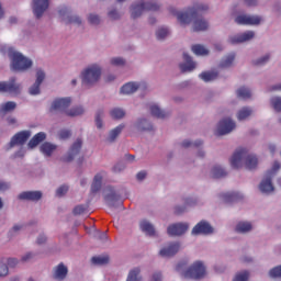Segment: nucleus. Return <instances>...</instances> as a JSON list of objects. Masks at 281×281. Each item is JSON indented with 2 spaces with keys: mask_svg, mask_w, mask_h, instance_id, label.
<instances>
[{
  "mask_svg": "<svg viewBox=\"0 0 281 281\" xmlns=\"http://www.w3.org/2000/svg\"><path fill=\"white\" fill-rule=\"evenodd\" d=\"M0 93H12L13 95L21 93V86L16 83V78L13 77L9 81H1Z\"/></svg>",
  "mask_w": 281,
  "mask_h": 281,
  "instance_id": "obj_9",
  "label": "nucleus"
},
{
  "mask_svg": "<svg viewBox=\"0 0 281 281\" xmlns=\"http://www.w3.org/2000/svg\"><path fill=\"white\" fill-rule=\"evenodd\" d=\"M86 210H89V205L79 204L75 206V209L72 210V214H75V216H80V214H85Z\"/></svg>",
  "mask_w": 281,
  "mask_h": 281,
  "instance_id": "obj_45",
  "label": "nucleus"
},
{
  "mask_svg": "<svg viewBox=\"0 0 281 281\" xmlns=\"http://www.w3.org/2000/svg\"><path fill=\"white\" fill-rule=\"evenodd\" d=\"M157 10H159V4L153 1H139L138 3L132 5L131 16L132 19H139V15L144 14V12H157Z\"/></svg>",
  "mask_w": 281,
  "mask_h": 281,
  "instance_id": "obj_5",
  "label": "nucleus"
},
{
  "mask_svg": "<svg viewBox=\"0 0 281 281\" xmlns=\"http://www.w3.org/2000/svg\"><path fill=\"white\" fill-rule=\"evenodd\" d=\"M110 115L113 120H122V117H124V115H126V112H124V110H122L120 108H116L110 112Z\"/></svg>",
  "mask_w": 281,
  "mask_h": 281,
  "instance_id": "obj_41",
  "label": "nucleus"
},
{
  "mask_svg": "<svg viewBox=\"0 0 281 281\" xmlns=\"http://www.w3.org/2000/svg\"><path fill=\"white\" fill-rule=\"evenodd\" d=\"M237 97L241 98V100H249L251 98V90L241 87L237 90Z\"/></svg>",
  "mask_w": 281,
  "mask_h": 281,
  "instance_id": "obj_40",
  "label": "nucleus"
},
{
  "mask_svg": "<svg viewBox=\"0 0 281 281\" xmlns=\"http://www.w3.org/2000/svg\"><path fill=\"white\" fill-rule=\"evenodd\" d=\"M190 146H195V147L203 146V140H196L195 143H192L190 140H184L182 143V148H190Z\"/></svg>",
  "mask_w": 281,
  "mask_h": 281,
  "instance_id": "obj_48",
  "label": "nucleus"
},
{
  "mask_svg": "<svg viewBox=\"0 0 281 281\" xmlns=\"http://www.w3.org/2000/svg\"><path fill=\"white\" fill-rule=\"evenodd\" d=\"M108 16L112 19V21H117V19H120V13L114 9L108 13Z\"/></svg>",
  "mask_w": 281,
  "mask_h": 281,
  "instance_id": "obj_56",
  "label": "nucleus"
},
{
  "mask_svg": "<svg viewBox=\"0 0 281 281\" xmlns=\"http://www.w3.org/2000/svg\"><path fill=\"white\" fill-rule=\"evenodd\" d=\"M149 110H150V114L154 117H157L158 120H166V117H168V113H166L165 111L160 110L157 104L150 105Z\"/></svg>",
  "mask_w": 281,
  "mask_h": 281,
  "instance_id": "obj_27",
  "label": "nucleus"
},
{
  "mask_svg": "<svg viewBox=\"0 0 281 281\" xmlns=\"http://www.w3.org/2000/svg\"><path fill=\"white\" fill-rule=\"evenodd\" d=\"M40 150L46 157H52V154L54 153V150H56V145L45 142L41 145Z\"/></svg>",
  "mask_w": 281,
  "mask_h": 281,
  "instance_id": "obj_29",
  "label": "nucleus"
},
{
  "mask_svg": "<svg viewBox=\"0 0 281 281\" xmlns=\"http://www.w3.org/2000/svg\"><path fill=\"white\" fill-rule=\"evenodd\" d=\"M271 105L277 111V113H281V98L280 97H273L271 100Z\"/></svg>",
  "mask_w": 281,
  "mask_h": 281,
  "instance_id": "obj_43",
  "label": "nucleus"
},
{
  "mask_svg": "<svg viewBox=\"0 0 281 281\" xmlns=\"http://www.w3.org/2000/svg\"><path fill=\"white\" fill-rule=\"evenodd\" d=\"M179 249H181L179 243H170L167 247L160 249L159 255L162 258H172V256H176L179 252Z\"/></svg>",
  "mask_w": 281,
  "mask_h": 281,
  "instance_id": "obj_15",
  "label": "nucleus"
},
{
  "mask_svg": "<svg viewBox=\"0 0 281 281\" xmlns=\"http://www.w3.org/2000/svg\"><path fill=\"white\" fill-rule=\"evenodd\" d=\"M88 21L91 25H98V24H100V16H98L95 14H90L88 18Z\"/></svg>",
  "mask_w": 281,
  "mask_h": 281,
  "instance_id": "obj_53",
  "label": "nucleus"
},
{
  "mask_svg": "<svg viewBox=\"0 0 281 281\" xmlns=\"http://www.w3.org/2000/svg\"><path fill=\"white\" fill-rule=\"evenodd\" d=\"M102 115H104V112L102 110H99L95 115L97 128H102Z\"/></svg>",
  "mask_w": 281,
  "mask_h": 281,
  "instance_id": "obj_50",
  "label": "nucleus"
},
{
  "mask_svg": "<svg viewBox=\"0 0 281 281\" xmlns=\"http://www.w3.org/2000/svg\"><path fill=\"white\" fill-rule=\"evenodd\" d=\"M5 190H10V183L0 182V192H5Z\"/></svg>",
  "mask_w": 281,
  "mask_h": 281,
  "instance_id": "obj_61",
  "label": "nucleus"
},
{
  "mask_svg": "<svg viewBox=\"0 0 281 281\" xmlns=\"http://www.w3.org/2000/svg\"><path fill=\"white\" fill-rule=\"evenodd\" d=\"M254 36H256V33H254V31H247L238 35L231 36L228 41L232 45H236L238 43H246V41H251Z\"/></svg>",
  "mask_w": 281,
  "mask_h": 281,
  "instance_id": "obj_18",
  "label": "nucleus"
},
{
  "mask_svg": "<svg viewBox=\"0 0 281 281\" xmlns=\"http://www.w3.org/2000/svg\"><path fill=\"white\" fill-rule=\"evenodd\" d=\"M260 21H262V19L258 15L246 14L238 15L235 19V23H237V25H260Z\"/></svg>",
  "mask_w": 281,
  "mask_h": 281,
  "instance_id": "obj_11",
  "label": "nucleus"
},
{
  "mask_svg": "<svg viewBox=\"0 0 281 281\" xmlns=\"http://www.w3.org/2000/svg\"><path fill=\"white\" fill-rule=\"evenodd\" d=\"M91 260L93 265H108L109 257H92Z\"/></svg>",
  "mask_w": 281,
  "mask_h": 281,
  "instance_id": "obj_47",
  "label": "nucleus"
},
{
  "mask_svg": "<svg viewBox=\"0 0 281 281\" xmlns=\"http://www.w3.org/2000/svg\"><path fill=\"white\" fill-rule=\"evenodd\" d=\"M140 229L147 236H155V226H153V224H150V222H148L146 220L140 222Z\"/></svg>",
  "mask_w": 281,
  "mask_h": 281,
  "instance_id": "obj_28",
  "label": "nucleus"
},
{
  "mask_svg": "<svg viewBox=\"0 0 281 281\" xmlns=\"http://www.w3.org/2000/svg\"><path fill=\"white\" fill-rule=\"evenodd\" d=\"M8 273H9L8 265L0 261V278L8 276Z\"/></svg>",
  "mask_w": 281,
  "mask_h": 281,
  "instance_id": "obj_52",
  "label": "nucleus"
},
{
  "mask_svg": "<svg viewBox=\"0 0 281 281\" xmlns=\"http://www.w3.org/2000/svg\"><path fill=\"white\" fill-rule=\"evenodd\" d=\"M192 234L194 236H199L200 234L207 236L209 234H214V228L212 225H210V223L201 221L193 227Z\"/></svg>",
  "mask_w": 281,
  "mask_h": 281,
  "instance_id": "obj_12",
  "label": "nucleus"
},
{
  "mask_svg": "<svg viewBox=\"0 0 281 281\" xmlns=\"http://www.w3.org/2000/svg\"><path fill=\"white\" fill-rule=\"evenodd\" d=\"M270 56L269 55H265L263 57L259 58L255 65H265L266 63H268Z\"/></svg>",
  "mask_w": 281,
  "mask_h": 281,
  "instance_id": "obj_58",
  "label": "nucleus"
},
{
  "mask_svg": "<svg viewBox=\"0 0 281 281\" xmlns=\"http://www.w3.org/2000/svg\"><path fill=\"white\" fill-rule=\"evenodd\" d=\"M193 54H195V56H207V54H210V50H207V48H205L203 45L201 44H195L191 47Z\"/></svg>",
  "mask_w": 281,
  "mask_h": 281,
  "instance_id": "obj_33",
  "label": "nucleus"
},
{
  "mask_svg": "<svg viewBox=\"0 0 281 281\" xmlns=\"http://www.w3.org/2000/svg\"><path fill=\"white\" fill-rule=\"evenodd\" d=\"M201 80L204 82H212L218 78V72L216 71H204L200 75Z\"/></svg>",
  "mask_w": 281,
  "mask_h": 281,
  "instance_id": "obj_32",
  "label": "nucleus"
},
{
  "mask_svg": "<svg viewBox=\"0 0 281 281\" xmlns=\"http://www.w3.org/2000/svg\"><path fill=\"white\" fill-rule=\"evenodd\" d=\"M67 23H77V25H80V23H82V20H80L79 16H70L68 18Z\"/></svg>",
  "mask_w": 281,
  "mask_h": 281,
  "instance_id": "obj_57",
  "label": "nucleus"
},
{
  "mask_svg": "<svg viewBox=\"0 0 281 281\" xmlns=\"http://www.w3.org/2000/svg\"><path fill=\"white\" fill-rule=\"evenodd\" d=\"M251 113H254V111L250 108H243L237 113V120H239V122H243V120H247V117H249Z\"/></svg>",
  "mask_w": 281,
  "mask_h": 281,
  "instance_id": "obj_37",
  "label": "nucleus"
},
{
  "mask_svg": "<svg viewBox=\"0 0 281 281\" xmlns=\"http://www.w3.org/2000/svg\"><path fill=\"white\" fill-rule=\"evenodd\" d=\"M69 106H71V98L56 99L50 106V113H65L68 117H77V115H82V113H85V108L82 106L68 110Z\"/></svg>",
  "mask_w": 281,
  "mask_h": 281,
  "instance_id": "obj_3",
  "label": "nucleus"
},
{
  "mask_svg": "<svg viewBox=\"0 0 281 281\" xmlns=\"http://www.w3.org/2000/svg\"><path fill=\"white\" fill-rule=\"evenodd\" d=\"M137 89H146V83L127 82L121 88V93L124 95H131V93H135Z\"/></svg>",
  "mask_w": 281,
  "mask_h": 281,
  "instance_id": "obj_19",
  "label": "nucleus"
},
{
  "mask_svg": "<svg viewBox=\"0 0 281 281\" xmlns=\"http://www.w3.org/2000/svg\"><path fill=\"white\" fill-rule=\"evenodd\" d=\"M102 76V68L98 65L89 66L81 75L82 85L86 87H91V85H95L100 77Z\"/></svg>",
  "mask_w": 281,
  "mask_h": 281,
  "instance_id": "obj_4",
  "label": "nucleus"
},
{
  "mask_svg": "<svg viewBox=\"0 0 281 281\" xmlns=\"http://www.w3.org/2000/svg\"><path fill=\"white\" fill-rule=\"evenodd\" d=\"M245 159V166L247 170H255L258 167V157L249 154L245 148H238L233 154L231 158L232 168L238 169L243 166V160Z\"/></svg>",
  "mask_w": 281,
  "mask_h": 281,
  "instance_id": "obj_2",
  "label": "nucleus"
},
{
  "mask_svg": "<svg viewBox=\"0 0 281 281\" xmlns=\"http://www.w3.org/2000/svg\"><path fill=\"white\" fill-rule=\"evenodd\" d=\"M44 80H45V72L43 70H37V72H36V81L30 88L31 95H38V93H41V85H43Z\"/></svg>",
  "mask_w": 281,
  "mask_h": 281,
  "instance_id": "obj_20",
  "label": "nucleus"
},
{
  "mask_svg": "<svg viewBox=\"0 0 281 281\" xmlns=\"http://www.w3.org/2000/svg\"><path fill=\"white\" fill-rule=\"evenodd\" d=\"M188 224L183 223L172 224L167 228V234L169 236H183L188 232Z\"/></svg>",
  "mask_w": 281,
  "mask_h": 281,
  "instance_id": "obj_17",
  "label": "nucleus"
},
{
  "mask_svg": "<svg viewBox=\"0 0 281 281\" xmlns=\"http://www.w3.org/2000/svg\"><path fill=\"white\" fill-rule=\"evenodd\" d=\"M14 109H16V103L14 101H8L0 105V113H10V111H14Z\"/></svg>",
  "mask_w": 281,
  "mask_h": 281,
  "instance_id": "obj_38",
  "label": "nucleus"
},
{
  "mask_svg": "<svg viewBox=\"0 0 281 281\" xmlns=\"http://www.w3.org/2000/svg\"><path fill=\"white\" fill-rule=\"evenodd\" d=\"M279 170L280 162L274 161L272 169L267 171L266 178L259 184L260 192H262L263 194H270V192H273V190H276V188H273V183L271 182V177H273V175H276V172H278Z\"/></svg>",
  "mask_w": 281,
  "mask_h": 281,
  "instance_id": "obj_7",
  "label": "nucleus"
},
{
  "mask_svg": "<svg viewBox=\"0 0 281 281\" xmlns=\"http://www.w3.org/2000/svg\"><path fill=\"white\" fill-rule=\"evenodd\" d=\"M11 60V69H13V71H25L32 67V60L21 53H12Z\"/></svg>",
  "mask_w": 281,
  "mask_h": 281,
  "instance_id": "obj_6",
  "label": "nucleus"
},
{
  "mask_svg": "<svg viewBox=\"0 0 281 281\" xmlns=\"http://www.w3.org/2000/svg\"><path fill=\"white\" fill-rule=\"evenodd\" d=\"M30 137H32V132H19L11 138L10 147L12 148L13 146H23V144H25V142H27Z\"/></svg>",
  "mask_w": 281,
  "mask_h": 281,
  "instance_id": "obj_13",
  "label": "nucleus"
},
{
  "mask_svg": "<svg viewBox=\"0 0 281 281\" xmlns=\"http://www.w3.org/2000/svg\"><path fill=\"white\" fill-rule=\"evenodd\" d=\"M124 59L122 57H114L111 59V65H114L116 67H120L122 65H124Z\"/></svg>",
  "mask_w": 281,
  "mask_h": 281,
  "instance_id": "obj_54",
  "label": "nucleus"
},
{
  "mask_svg": "<svg viewBox=\"0 0 281 281\" xmlns=\"http://www.w3.org/2000/svg\"><path fill=\"white\" fill-rule=\"evenodd\" d=\"M168 34H170V32L168 31V29L166 27H160L158 29V31L156 32V38L158 41H164V38H166V36H168Z\"/></svg>",
  "mask_w": 281,
  "mask_h": 281,
  "instance_id": "obj_44",
  "label": "nucleus"
},
{
  "mask_svg": "<svg viewBox=\"0 0 281 281\" xmlns=\"http://www.w3.org/2000/svg\"><path fill=\"white\" fill-rule=\"evenodd\" d=\"M269 276L270 278H281V266L272 268Z\"/></svg>",
  "mask_w": 281,
  "mask_h": 281,
  "instance_id": "obj_49",
  "label": "nucleus"
},
{
  "mask_svg": "<svg viewBox=\"0 0 281 281\" xmlns=\"http://www.w3.org/2000/svg\"><path fill=\"white\" fill-rule=\"evenodd\" d=\"M60 139H69L71 137V132L69 130H61L59 132Z\"/></svg>",
  "mask_w": 281,
  "mask_h": 281,
  "instance_id": "obj_55",
  "label": "nucleus"
},
{
  "mask_svg": "<svg viewBox=\"0 0 281 281\" xmlns=\"http://www.w3.org/2000/svg\"><path fill=\"white\" fill-rule=\"evenodd\" d=\"M47 8H49V0H33V12L36 19H41Z\"/></svg>",
  "mask_w": 281,
  "mask_h": 281,
  "instance_id": "obj_14",
  "label": "nucleus"
},
{
  "mask_svg": "<svg viewBox=\"0 0 281 281\" xmlns=\"http://www.w3.org/2000/svg\"><path fill=\"white\" fill-rule=\"evenodd\" d=\"M212 177L213 179H222V177H227V171L220 166H215L212 169Z\"/></svg>",
  "mask_w": 281,
  "mask_h": 281,
  "instance_id": "obj_35",
  "label": "nucleus"
},
{
  "mask_svg": "<svg viewBox=\"0 0 281 281\" xmlns=\"http://www.w3.org/2000/svg\"><path fill=\"white\" fill-rule=\"evenodd\" d=\"M234 60H236V54L231 53L228 56L222 59L221 67L223 68L232 67V65L234 64Z\"/></svg>",
  "mask_w": 281,
  "mask_h": 281,
  "instance_id": "obj_36",
  "label": "nucleus"
},
{
  "mask_svg": "<svg viewBox=\"0 0 281 281\" xmlns=\"http://www.w3.org/2000/svg\"><path fill=\"white\" fill-rule=\"evenodd\" d=\"M81 148L82 139L78 138L70 147L68 155L63 158V161H66V164H69V161H74L75 157L80 153Z\"/></svg>",
  "mask_w": 281,
  "mask_h": 281,
  "instance_id": "obj_16",
  "label": "nucleus"
},
{
  "mask_svg": "<svg viewBox=\"0 0 281 281\" xmlns=\"http://www.w3.org/2000/svg\"><path fill=\"white\" fill-rule=\"evenodd\" d=\"M234 128H236V123L232 119H223L217 125L216 135L218 137H221L222 135H228V133H232Z\"/></svg>",
  "mask_w": 281,
  "mask_h": 281,
  "instance_id": "obj_10",
  "label": "nucleus"
},
{
  "mask_svg": "<svg viewBox=\"0 0 281 281\" xmlns=\"http://www.w3.org/2000/svg\"><path fill=\"white\" fill-rule=\"evenodd\" d=\"M109 192L106 195H104V201L108 203V205L113 206L115 205L116 201H119L120 195L115 193V190H113L112 187L108 188Z\"/></svg>",
  "mask_w": 281,
  "mask_h": 281,
  "instance_id": "obj_25",
  "label": "nucleus"
},
{
  "mask_svg": "<svg viewBox=\"0 0 281 281\" xmlns=\"http://www.w3.org/2000/svg\"><path fill=\"white\" fill-rule=\"evenodd\" d=\"M205 10H207L206 4H195L187 12H177L175 8H170L169 12L173 14V16H177L180 25H188L193 19V32H205V30L210 27V24L203 18L199 16V13Z\"/></svg>",
  "mask_w": 281,
  "mask_h": 281,
  "instance_id": "obj_1",
  "label": "nucleus"
},
{
  "mask_svg": "<svg viewBox=\"0 0 281 281\" xmlns=\"http://www.w3.org/2000/svg\"><path fill=\"white\" fill-rule=\"evenodd\" d=\"M222 198L225 201V203H234V201L243 199V195L238 192H227L222 194Z\"/></svg>",
  "mask_w": 281,
  "mask_h": 281,
  "instance_id": "obj_30",
  "label": "nucleus"
},
{
  "mask_svg": "<svg viewBox=\"0 0 281 281\" xmlns=\"http://www.w3.org/2000/svg\"><path fill=\"white\" fill-rule=\"evenodd\" d=\"M136 128H138V131H153V124L148 123L146 119H140L136 123Z\"/></svg>",
  "mask_w": 281,
  "mask_h": 281,
  "instance_id": "obj_34",
  "label": "nucleus"
},
{
  "mask_svg": "<svg viewBox=\"0 0 281 281\" xmlns=\"http://www.w3.org/2000/svg\"><path fill=\"white\" fill-rule=\"evenodd\" d=\"M66 192H69V187L63 184V186H60V187L57 189L56 195H57V196H65V193H66Z\"/></svg>",
  "mask_w": 281,
  "mask_h": 281,
  "instance_id": "obj_51",
  "label": "nucleus"
},
{
  "mask_svg": "<svg viewBox=\"0 0 281 281\" xmlns=\"http://www.w3.org/2000/svg\"><path fill=\"white\" fill-rule=\"evenodd\" d=\"M20 201H41L43 193L41 191H24L19 194Z\"/></svg>",
  "mask_w": 281,
  "mask_h": 281,
  "instance_id": "obj_21",
  "label": "nucleus"
},
{
  "mask_svg": "<svg viewBox=\"0 0 281 281\" xmlns=\"http://www.w3.org/2000/svg\"><path fill=\"white\" fill-rule=\"evenodd\" d=\"M68 273L69 269H67V266H65V263L61 262L57 267H55L53 278L54 280H65Z\"/></svg>",
  "mask_w": 281,
  "mask_h": 281,
  "instance_id": "obj_23",
  "label": "nucleus"
},
{
  "mask_svg": "<svg viewBox=\"0 0 281 281\" xmlns=\"http://www.w3.org/2000/svg\"><path fill=\"white\" fill-rule=\"evenodd\" d=\"M249 280V271H243L235 276L233 281H248Z\"/></svg>",
  "mask_w": 281,
  "mask_h": 281,
  "instance_id": "obj_46",
  "label": "nucleus"
},
{
  "mask_svg": "<svg viewBox=\"0 0 281 281\" xmlns=\"http://www.w3.org/2000/svg\"><path fill=\"white\" fill-rule=\"evenodd\" d=\"M8 265L9 267H16V265H19V260L15 258H10L8 259Z\"/></svg>",
  "mask_w": 281,
  "mask_h": 281,
  "instance_id": "obj_62",
  "label": "nucleus"
},
{
  "mask_svg": "<svg viewBox=\"0 0 281 281\" xmlns=\"http://www.w3.org/2000/svg\"><path fill=\"white\" fill-rule=\"evenodd\" d=\"M183 60L186 63L179 65L182 74H186V71H194V69H196V63L192 60V57L188 55V53H183Z\"/></svg>",
  "mask_w": 281,
  "mask_h": 281,
  "instance_id": "obj_22",
  "label": "nucleus"
},
{
  "mask_svg": "<svg viewBox=\"0 0 281 281\" xmlns=\"http://www.w3.org/2000/svg\"><path fill=\"white\" fill-rule=\"evenodd\" d=\"M151 281H161V274L159 272L154 273Z\"/></svg>",
  "mask_w": 281,
  "mask_h": 281,
  "instance_id": "obj_64",
  "label": "nucleus"
},
{
  "mask_svg": "<svg viewBox=\"0 0 281 281\" xmlns=\"http://www.w3.org/2000/svg\"><path fill=\"white\" fill-rule=\"evenodd\" d=\"M124 168H126V166H124V164H116L113 167V172H122V170H124Z\"/></svg>",
  "mask_w": 281,
  "mask_h": 281,
  "instance_id": "obj_60",
  "label": "nucleus"
},
{
  "mask_svg": "<svg viewBox=\"0 0 281 281\" xmlns=\"http://www.w3.org/2000/svg\"><path fill=\"white\" fill-rule=\"evenodd\" d=\"M102 189V173H97L91 184V194H97Z\"/></svg>",
  "mask_w": 281,
  "mask_h": 281,
  "instance_id": "obj_26",
  "label": "nucleus"
},
{
  "mask_svg": "<svg viewBox=\"0 0 281 281\" xmlns=\"http://www.w3.org/2000/svg\"><path fill=\"white\" fill-rule=\"evenodd\" d=\"M140 271L142 270H139V268H134L133 270H131L126 281H139L138 276Z\"/></svg>",
  "mask_w": 281,
  "mask_h": 281,
  "instance_id": "obj_42",
  "label": "nucleus"
},
{
  "mask_svg": "<svg viewBox=\"0 0 281 281\" xmlns=\"http://www.w3.org/2000/svg\"><path fill=\"white\" fill-rule=\"evenodd\" d=\"M183 278H190L191 280H201V278H205V266L201 261H195L183 272Z\"/></svg>",
  "mask_w": 281,
  "mask_h": 281,
  "instance_id": "obj_8",
  "label": "nucleus"
},
{
  "mask_svg": "<svg viewBox=\"0 0 281 281\" xmlns=\"http://www.w3.org/2000/svg\"><path fill=\"white\" fill-rule=\"evenodd\" d=\"M235 229L238 234H247V232H251L252 226L249 222H239Z\"/></svg>",
  "mask_w": 281,
  "mask_h": 281,
  "instance_id": "obj_31",
  "label": "nucleus"
},
{
  "mask_svg": "<svg viewBox=\"0 0 281 281\" xmlns=\"http://www.w3.org/2000/svg\"><path fill=\"white\" fill-rule=\"evenodd\" d=\"M187 266H188V261H180L176 266V271H183V269H186Z\"/></svg>",
  "mask_w": 281,
  "mask_h": 281,
  "instance_id": "obj_59",
  "label": "nucleus"
},
{
  "mask_svg": "<svg viewBox=\"0 0 281 281\" xmlns=\"http://www.w3.org/2000/svg\"><path fill=\"white\" fill-rule=\"evenodd\" d=\"M45 139H47V134L40 132L30 139L27 146L29 148H36V146H38V144L42 142H45Z\"/></svg>",
  "mask_w": 281,
  "mask_h": 281,
  "instance_id": "obj_24",
  "label": "nucleus"
},
{
  "mask_svg": "<svg viewBox=\"0 0 281 281\" xmlns=\"http://www.w3.org/2000/svg\"><path fill=\"white\" fill-rule=\"evenodd\" d=\"M136 179L138 181H144V179H146V171H139L137 175H136Z\"/></svg>",
  "mask_w": 281,
  "mask_h": 281,
  "instance_id": "obj_63",
  "label": "nucleus"
},
{
  "mask_svg": "<svg viewBox=\"0 0 281 281\" xmlns=\"http://www.w3.org/2000/svg\"><path fill=\"white\" fill-rule=\"evenodd\" d=\"M122 131H124V124H121V125L116 126L114 130H112L110 132L109 142H115V139H117V137L120 136V133H122Z\"/></svg>",
  "mask_w": 281,
  "mask_h": 281,
  "instance_id": "obj_39",
  "label": "nucleus"
}]
</instances>
